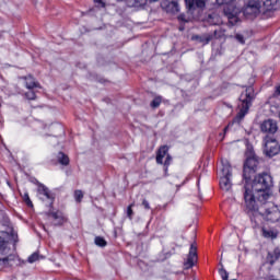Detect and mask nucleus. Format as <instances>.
<instances>
[{
  "instance_id": "18",
  "label": "nucleus",
  "mask_w": 280,
  "mask_h": 280,
  "mask_svg": "<svg viewBox=\"0 0 280 280\" xmlns=\"http://www.w3.org/2000/svg\"><path fill=\"white\" fill-rule=\"evenodd\" d=\"M279 258H280V249L276 248L273 252L268 254L267 261L272 266L275 261H277V259Z\"/></svg>"
},
{
  "instance_id": "10",
  "label": "nucleus",
  "mask_w": 280,
  "mask_h": 280,
  "mask_svg": "<svg viewBox=\"0 0 280 280\" xmlns=\"http://www.w3.org/2000/svg\"><path fill=\"white\" fill-rule=\"evenodd\" d=\"M37 196L40 200H48L49 205H54V195H51L47 186L39 184L37 187Z\"/></svg>"
},
{
  "instance_id": "37",
  "label": "nucleus",
  "mask_w": 280,
  "mask_h": 280,
  "mask_svg": "<svg viewBox=\"0 0 280 280\" xmlns=\"http://www.w3.org/2000/svg\"><path fill=\"white\" fill-rule=\"evenodd\" d=\"M142 207L149 211L150 209V202L145 199L142 200Z\"/></svg>"
},
{
  "instance_id": "26",
  "label": "nucleus",
  "mask_w": 280,
  "mask_h": 280,
  "mask_svg": "<svg viewBox=\"0 0 280 280\" xmlns=\"http://www.w3.org/2000/svg\"><path fill=\"white\" fill-rule=\"evenodd\" d=\"M39 259H43V256H40L38 253H33L31 256H28V264H34L35 261H38Z\"/></svg>"
},
{
  "instance_id": "40",
  "label": "nucleus",
  "mask_w": 280,
  "mask_h": 280,
  "mask_svg": "<svg viewBox=\"0 0 280 280\" xmlns=\"http://www.w3.org/2000/svg\"><path fill=\"white\" fill-rule=\"evenodd\" d=\"M209 19H213V15H209Z\"/></svg>"
},
{
  "instance_id": "8",
  "label": "nucleus",
  "mask_w": 280,
  "mask_h": 280,
  "mask_svg": "<svg viewBox=\"0 0 280 280\" xmlns=\"http://www.w3.org/2000/svg\"><path fill=\"white\" fill-rule=\"evenodd\" d=\"M196 261H198V248L196 247V245L191 244L188 258L184 262L185 270H189V268H194Z\"/></svg>"
},
{
  "instance_id": "33",
  "label": "nucleus",
  "mask_w": 280,
  "mask_h": 280,
  "mask_svg": "<svg viewBox=\"0 0 280 280\" xmlns=\"http://www.w3.org/2000/svg\"><path fill=\"white\" fill-rule=\"evenodd\" d=\"M25 95H26L27 100H36V93H34V91H32V90L26 92Z\"/></svg>"
},
{
  "instance_id": "13",
  "label": "nucleus",
  "mask_w": 280,
  "mask_h": 280,
  "mask_svg": "<svg viewBox=\"0 0 280 280\" xmlns=\"http://www.w3.org/2000/svg\"><path fill=\"white\" fill-rule=\"evenodd\" d=\"M185 3L188 10H196V8L203 10L207 5V0H185Z\"/></svg>"
},
{
  "instance_id": "29",
  "label": "nucleus",
  "mask_w": 280,
  "mask_h": 280,
  "mask_svg": "<svg viewBox=\"0 0 280 280\" xmlns=\"http://www.w3.org/2000/svg\"><path fill=\"white\" fill-rule=\"evenodd\" d=\"M219 275L221 276V279L229 280V272L226 271V269H224V267L219 269Z\"/></svg>"
},
{
  "instance_id": "5",
  "label": "nucleus",
  "mask_w": 280,
  "mask_h": 280,
  "mask_svg": "<svg viewBox=\"0 0 280 280\" xmlns=\"http://www.w3.org/2000/svg\"><path fill=\"white\" fill-rule=\"evenodd\" d=\"M245 19H257L261 14V0H248L243 7Z\"/></svg>"
},
{
  "instance_id": "9",
  "label": "nucleus",
  "mask_w": 280,
  "mask_h": 280,
  "mask_svg": "<svg viewBox=\"0 0 280 280\" xmlns=\"http://www.w3.org/2000/svg\"><path fill=\"white\" fill-rule=\"evenodd\" d=\"M10 240H12V236H10V233L8 232H2L0 235V253L1 255H8V253H10V245L12 244V242H10Z\"/></svg>"
},
{
  "instance_id": "12",
  "label": "nucleus",
  "mask_w": 280,
  "mask_h": 280,
  "mask_svg": "<svg viewBox=\"0 0 280 280\" xmlns=\"http://www.w3.org/2000/svg\"><path fill=\"white\" fill-rule=\"evenodd\" d=\"M261 132H267L269 135H275L279 127L277 126V120L267 119L260 125Z\"/></svg>"
},
{
  "instance_id": "4",
  "label": "nucleus",
  "mask_w": 280,
  "mask_h": 280,
  "mask_svg": "<svg viewBox=\"0 0 280 280\" xmlns=\"http://www.w3.org/2000/svg\"><path fill=\"white\" fill-rule=\"evenodd\" d=\"M254 93L253 88H247L240 96L238 108L240 112L236 116V119H242L243 117H246L248 114V108H250V102H253Z\"/></svg>"
},
{
  "instance_id": "17",
  "label": "nucleus",
  "mask_w": 280,
  "mask_h": 280,
  "mask_svg": "<svg viewBox=\"0 0 280 280\" xmlns=\"http://www.w3.org/2000/svg\"><path fill=\"white\" fill-rule=\"evenodd\" d=\"M164 5L166 8V12H171L172 14H176L178 12V2L171 0V1H165Z\"/></svg>"
},
{
  "instance_id": "27",
  "label": "nucleus",
  "mask_w": 280,
  "mask_h": 280,
  "mask_svg": "<svg viewBox=\"0 0 280 280\" xmlns=\"http://www.w3.org/2000/svg\"><path fill=\"white\" fill-rule=\"evenodd\" d=\"M94 242H95L96 246H101V247L106 246V240H104V237H102V236H96Z\"/></svg>"
},
{
  "instance_id": "1",
  "label": "nucleus",
  "mask_w": 280,
  "mask_h": 280,
  "mask_svg": "<svg viewBox=\"0 0 280 280\" xmlns=\"http://www.w3.org/2000/svg\"><path fill=\"white\" fill-rule=\"evenodd\" d=\"M272 185V176L267 173L257 175L252 184H248L246 180L244 200H246V192L248 191V194L254 196L256 202H266V200H269L270 196H272L270 192Z\"/></svg>"
},
{
  "instance_id": "14",
  "label": "nucleus",
  "mask_w": 280,
  "mask_h": 280,
  "mask_svg": "<svg viewBox=\"0 0 280 280\" xmlns=\"http://www.w3.org/2000/svg\"><path fill=\"white\" fill-rule=\"evenodd\" d=\"M167 152H170V147H167V145L160 147V149L156 152V158H155L158 165H163V159H165V156H167Z\"/></svg>"
},
{
  "instance_id": "15",
  "label": "nucleus",
  "mask_w": 280,
  "mask_h": 280,
  "mask_svg": "<svg viewBox=\"0 0 280 280\" xmlns=\"http://www.w3.org/2000/svg\"><path fill=\"white\" fill-rule=\"evenodd\" d=\"M224 14L229 20L230 27H233V25H237L240 23V18H237V14L230 12L229 9L224 10Z\"/></svg>"
},
{
  "instance_id": "23",
  "label": "nucleus",
  "mask_w": 280,
  "mask_h": 280,
  "mask_svg": "<svg viewBox=\"0 0 280 280\" xmlns=\"http://www.w3.org/2000/svg\"><path fill=\"white\" fill-rule=\"evenodd\" d=\"M278 1L279 0H261V3L265 7V10H273Z\"/></svg>"
},
{
  "instance_id": "30",
  "label": "nucleus",
  "mask_w": 280,
  "mask_h": 280,
  "mask_svg": "<svg viewBox=\"0 0 280 280\" xmlns=\"http://www.w3.org/2000/svg\"><path fill=\"white\" fill-rule=\"evenodd\" d=\"M132 207H135V202H132L131 205L128 206L127 208V217L129 220H132V215H133V211H132Z\"/></svg>"
},
{
  "instance_id": "16",
  "label": "nucleus",
  "mask_w": 280,
  "mask_h": 280,
  "mask_svg": "<svg viewBox=\"0 0 280 280\" xmlns=\"http://www.w3.org/2000/svg\"><path fill=\"white\" fill-rule=\"evenodd\" d=\"M48 217L55 220V226H60V224L65 222V215H62V212H49Z\"/></svg>"
},
{
  "instance_id": "11",
  "label": "nucleus",
  "mask_w": 280,
  "mask_h": 280,
  "mask_svg": "<svg viewBox=\"0 0 280 280\" xmlns=\"http://www.w3.org/2000/svg\"><path fill=\"white\" fill-rule=\"evenodd\" d=\"M19 256L16 254H10L4 258H0V269L1 268H12V266H18Z\"/></svg>"
},
{
  "instance_id": "24",
  "label": "nucleus",
  "mask_w": 280,
  "mask_h": 280,
  "mask_svg": "<svg viewBox=\"0 0 280 280\" xmlns=\"http://www.w3.org/2000/svg\"><path fill=\"white\" fill-rule=\"evenodd\" d=\"M58 162L60 163V165H69V156H67L62 152H59L58 153Z\"/></svg>"
},
{
  "instance_id": "35",
  "label": "nucleus",
  "mask_w": 280,
  "mask_h": 280,
  "mask_svg": "<svg viewBox=\"0 0 280 280\" xmlns=\"http://www.w3.org/2000/svg\"><path fill=\"white\" fill-rule=\"evenodd\" d=\"M171 163H172V155L167 154L166 160L164 162L165 167H170Z\"/></svg>"
},
{
  "instance_id": "21",
  "label": "nucleus",
  "mask_w": 280,
  "mask_h": 280,
  "mask_svg": "<svg viewBox=\"0 0 280 280\" xmlns=\"http://www.w3.org/2000/svg\"><path fill=\"white\" fill-rule=\"evenodd\" d=\"M26 82V89H28L30 91H32V89H36L38 86V83L36 82V80L34 79V77L28 75L25 78Z\"/></svg>"
},
{
  "instance_id": "22",
  "label": "nucleus",
  "mask_w": 280,
  "mask_h": 280,
  "mask_svg": "<svg viewBox=\"0 0 280 280\" xmlns=\"http://www.w3.org/2000/svg\"><path fill=\"white\" fill-rule=\"evenodd\" d=\"M262 235L265 237H267V240H275L277 238V232L275 230H270V229H262Z\"/></svg>"
},
{
  "instance_id": "20",
  "label": "nucleus",
  "mask_w": 280,
  "mask_h": 280,
  "mask_svg": "<svg viewBox=\"0 0 280 280\" xmlns=\"http://www.w3.org/2000/svg\"><path fill=\"white\" fill-rule=\"evenodd\" d=\"M129 8H142L148 3V0H126Z\"/></svg>"
},
{
  "instance_id": "25",
  "label": "nucleus",
  "mask_w": 280,
  "mask_h": 280,
  "mask_svg": "<svg viewBox=\"0 0 280 280\" xmlns=\"http://www.w3.org/2000/svg\"><path fill=\"white\" fill-rule=\"evenodd\" d=\"M161 102H163V97L155 96L150 104L151 108H159V106H161Z\"/></svg>"
},
{
  "instance_id": "39",
  "label": "nucleus",
  "mask_w": 280,
  "mask_h": 280,
  "mask_svg": "<svg viewBox=\"0 0 280 280\" xmlns=\"http://www.w3.org/2000/svg\"><path fill=\"white\" fill-rule=\"evenodd\" d=\"M149 1H151V2H156V1H159V0H149Z\"/></svg>"
},
{
  "instance_id": "38",
  "label": "nucleus",
  "mask_w": 280,
  "mask_h": 280,
  "mask_svg": "<svg viewBox=\"0 0 280 280\" xmlns=\"http://www.w3.org/2000/svg\"><path fill=\"white\" fill-rule=\"evenodd\" d=\"M229 128H231V125H228L225 128H224V132H226L229 130Z\"/></svg>"
},
{
  "instance_id": "3",
  "label": "nucleus",
  "mask_w": 280,
  "mask_h": 280,
  "mask_svg": "<svg viewBox=\"0 0 280 280\" xmlns=\"http://www.w3.org/2000/svg\"><path fill=\"white\" fill-rule=\"evenodd\" d=\"M221 172L222 176L220 179V187L222 191H231L233 189V183L231 178H233V173H231V163L228 160H221Z\"/></svg>"
},
{
  "instance_id": "6",
  "label": "nucleus",
  "mask_w": 280,
  "mask_h": 280,
  "mask_svg": "<svg viewBox=\"0 0 280 280\" xmlns=\"http://www.w3.org/2000/svg\"><path fill=\"white\" fill-rule=\"evenodd\" d=\"M259 166V160L257 156L253 155L247 158L244 168H243V178L245 180H250V176L257 172V167Z\"/></svg>"
},
{
  "instance_id": "36",
  "label": "nucleus",
  "mask_w": 280,
  "mask_h": 280,
  "mask_svg": "<svg viewBox=\"0 0 280 280\" xmlns=\"http://www.w3.org/2000/svg\"><path fill=\"white\" fill-rule=\"evenodd\" d=\"M100 8H106V2L104 0H94Z\"/></svg>"
},
{
  "instance_id": "28",
  "label": "nucleus",
  "mask_w": 280,
  "mask_h": 280,
  "mask_svg": "<svg viewBox=\"0 0 280 280\" xmlns=\"http://www.w3.org/2000/svg\"><path fill=\"white\" fill-rule=\"evenodd\" d=\"M74 198L77 202H82V199L84 198V192H82V190H75Z\"/></svg>"
},
{
  "instance_id": "7",
  "label": "nucleus",
  "mask_w": 280,
  "mask_h": 280,
  "mask_svg": "<svg viewBox=\"0 0 280 280\" xmlns=\"http://www.w3.org/2000/svg\"><path fill=\"white\" fill-rule=\"evenodd\" d=\"M264 152L267 156H277L280 152L279 142L272 138H266Z\"/></svg>"
},
{
  "instance_id": "19",
  "label": "nucleus",
  "mask_w": 280,
  "mask_h": 280,
  "mask_svg": "<svg viewBox=\"0 0 280 280\" xmlns=\"http://www.w3.org/2000/svg\"><path fill=\"white\" fill-rule=\"evenodd\" d=\"M192 40H198L199 43H202L203 45H209L211 40H213V35L207 34L203 36H194Z\"/></svg>"
},
{
  "instance_id": "32",
  "label": "nucleus",
  "mask_w": 280,
  "mask_h": 280,
  "mask_svg": "<svg viewBox=\"0 0 280 280\" xmlns=\"http://www.w3.org/2000/svg\"><path fill=\"white\" fill-rule=\"evenodd\" d=\"M233 1L235 0H217V3H219V5H229L233 3Z\"/></svg>"
},
{
  "instance_id": "31",
  "label": "nucleus",
  "mask_w": 280,
  "mask_h": 280,
  "mask_svg": "<svg viewBox=\"0 0 280 280\" xmlns=\"http://www.w3.org/2000/svg\"><path fill=\"white\" fill-rule=\"evenodd\" d=\"M24 202L27 205V207H34V203H32V199H30V195L24 194Z\"/></svg>"
},
{
  "instance_id": "2",
  "label": "nucleus",
  "mask_w": 280,
  "mask_h": 280,
  "mask_svg": "<svg viewBox=\"0 0 280 280\" xmlns=\"http://www.w3.org/2000/svg\"><path fill=\"white\" fill-rule=\"evenodd\" d=\"M245 207L248 211H254V213H259L267 222H279L280 211L277 206L268 200L259 202L255 200V195L245 192Z\"/></svg>"
},
{
  "instance_id": "34",
  "label": "nucleus",
  "mask_w": 280,
  "mask_h": 280,
  "mask_svg": "<svg viewBox=\"0 0 280 280\" xmlns=\"http://www.w3.org/2000/svg\"><path fill=\"white\" fill-rule=\"evenodd\" d=\"M235 38H236V40H238V43H241V45H244L246 43L244 40V35H242V34H236Z\"/></svg>"
}]
</instances>
